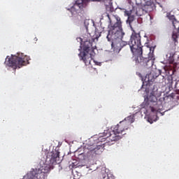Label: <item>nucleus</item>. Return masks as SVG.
<instances>
[{"instance_id":"12","label":"nucleus","mask_w":179,"mask_h":179,"mask_svg":"<svg viewBox=\"0 0 179 179\" xmlns=\"http://www.w3.org/2000/svg\"><path fill=\"white\" fill-rule=\"evenodd\" d=\"M135 121L134 115H131L127 117H125L124 120H122L123 122L127 124V126L129 128L130 125L134 123Z\"/></svg>"},{"instance_id":"21","label":"nucleus","mask_w":179,"mask_h":179,"mask_svg":"<svg viewBox=\"0 0 179 179\" xmlns=\"http://www.w3.org/2000/svg\"><path fill=\"white\" fill-rule=\"evenodd\" d=\"M148 122L150 123V124H152L153 122H150V118H148Z\"/></svg>"},{"instance_id":"16","label":"nucleus","mask_w":179,"mask_h":179,"mask_svg":"<svg viewBox=\"0 0 179 179\" xmlns=\"http://www.w3.org/2000/svg\"><path fill=\"white\" fill-rule=\"evenodd\" d=\"M73 178L74 179H80L81 177L82 174L80 172H78V171H73Z\"/></svg>"},{"instance_id":"15","label":"nucleus","mask_w":179,"mask_h":179,"mask_svg":"<svg viewBox=\"0 0 179 179\" xmlns=\"http://www.w3.org/2000/svg\"><path fill=\"white\" fill-rule=\"evenodd\" d=\"M36 174V172L34 171H31V172H29L27 176H25L23 179H36L34 176Z\"/></svg>"},{"instance_id":"25","label":"nucleus","mask_w":179,"mask_h":179,"mask_svg":"<svg viewBox=\"0 0 179 179\" xmlns=\"http://www.w3.org/2000/svg\"><path fill=\"white\" fill-rule=\"evenodd\" d=\"M35 41H38V38H35Z\"/></svg>"},{"instance_id":"1","label":"nucleus","mask_w":179,"mask_h":179,"mask_svg":"<svg viewBox=\"0 0 179 179\" xmlns=\"http://www.w3.org/2000/svg\"><path fill=\"white\" fill-rule=\"evenodd\" d=\"M133 55L136 57V64L145 68L152 67L155 64V48L156 46L141 45V36L140 33L133 31L128 43Z\"/></svg>"},{"instance_id":"6","label":"nucleus","mask_w":179,"mask_h":179,"mask_svg":"<svg viewBox=\"0 0 179 179\" xmlns=\"http://www.w3.org/2000/svg\"><path fill=\"white\" fill-rule=\"evenodd\" d=\"M169 96L167 95L159 97L157 96V91H152L147 96L148 104L150 106V110L152 113H156L159 112L163 108V105L166 103V100H168Z\"/></svg>"},{"instance_id":"2","label":"nucleus","mask_w":179,"mask_h":179,"mask_svg":"<svg viewBox=\"0 0 179 179\" xmlns=\"http://www.w3.org/2000/svg\"><path fill=\"white\" fill-rule=\"evenodd\" d=\"M107 17L109 20L108 34L106 36L108 41H112V50L115 53H119L123 47H125L128 42L123 41V36L125 33L123 31L122 22L121 18L118 15H113L112 17L108 14Z\"/></svg>"},{"instance_id":"8","label":"nucleus","mask_w":179,"mask_h":179,"mask_svg":"<svg viewBox=\"0 0 179 179\" xmlns=\"http://www.w3.org/2000/svg\"><path fill=\"white\" fill-rule=\"evenodd\" d=\"M92 141L90 140L84 147V156L87 159H91L101 155L105 150V144L101 143L100 145H95L92 143Z\"/></svg>"},{"instance_id":"24","label":"nucleus","mask_w":179,"mask_h":179,"mask_svg":"<svg viewBox=\"0 0 179 179\" xmlns=\"http://www.w3.org/2000/svg\"><path fill=\"white\" fill-rule=\"evenodd\" d=\"M84 1H85V0H81V3H83Z\"/></svg>"},{"instance_id":"18","label":"nucleus","mask_w":179,"mask_h":179,"mask_svg":"<svg viewBox=\"0 0 179 179\" xmlns=\"http://www.w3.org/2000/svg\"><path fill=\"white\" fill-rule=\"evenodd\" d=\"M178 38V36L176 33L173 32L172 35V39L175 43V45H176V43H178L177 38Z\"/></svg>"},{"instance_id":"14","label":"nucleus","mask_w":179,"mask_h":179,"mask_svg":"<svg viewBox=\"0 0 179 179\" xmlns=\"http://www.w3.org/2000/svg\"><path fill=\"white\" fill-rule=\"evenodd\" d=\"M138 8H136V14L138 17L142 16L144 15L145 10L143 6H138Z\"/></svg>"},{"instance_id":"11","label":"nucleus","mask_w":179,"mask_h":179,"mask_svg":"<svg viewBox=\"0 0 179 179\" xmlns=\"http://www.w3.org/2000/svg\"><path fill=\"white\" fill-rule=\"evenodd\" d=\"M124 15L128 17L127 23L131 24V23L134 20L135 17L137 16L136 10L135 8L130 10H125Z\"/></svg>"},{"instance_id":"3","label":"nucleus","mask_w":179,"mask_h":179,"mask_svg":"<svg viewBox=\"0 0 179 179\" xmlns=\"http://www.w3.org/2000/svg\"><path fill=\"white\" fill-rule=\"evenodd\" d=\"M59 162V151L55 150L52 152H48L46 158H43L39 162L40 167L35 172V178L36 179H45L51 169H53V165Z\"/></svg>"},{"instance_id":"5","label":"nucleus","mask_w":179,"mask_h":179,"mask_svg":"<svg viewBox=\"0 0 179 179\" xmlns=\"http://www.w3.org/2000/svg\"><path fill=\"white\" fill-rule=\"evenodd\" d=\"M113 129V134H110V131H104L103 133L99 134L101 141H106V138H108L111 141H117L122 138L126 134V131L129 128L127 127L125 122H120L117 125L111 127Z\"/></svg>"},{"instance_id":"13","label":"nucleus","mask_w":179,"mask_h":179,"mask_svg":"<svg viewBox=\"0 0 179 179\" xmlns=\"http://www.w3.org/2000/svg\"><path fill=\"white\" fill-rule=\"evenodd\" d=\"M175 55H176L175 52H169L166 55V59L169 62L170 64H173L174 63Z\"/></svg>"},{"instance_id":"19","label":"nucleus","mask_w":179,"mask_h":179,"mask_svg":"<svg viewBox=\"0 0 179 179\" xmlns=\"http://www.w3.org/2000/svg\"><path fill=\"white\" fill-rule=\"evenodd\" d=\"M173 26L176 29L179 30V22L178 21H176V22H173Z\"/></svg>"},{"instance_id":"9","label":"nucleus","mask_w":179,"mask_h":179,"mask_svg":"<svg viewBox=\"0 0 179 179\" xmlns=\"http://www.w3.org/2000/svg\"><path fill=\"white\" fill-rule=\"evenodd\" d=\"M159 75H161V71L159 69L152 70L149 74H146L145 80L149 83H153L155 79L157 78Z\"/></svg>"},{"instance_id":"22","label":"nucleus","mask_w":179,"mask_h":179,"mask_svg":"<svg viewBox=\"0 0 179 179\" xmlns=\"http://www.w3.org/2000/svg\"><path fill=\"white\" fill-rule=\"evenodd\" d=\"M107 179H113V177L110 178V176H108Z\"/></svg>"},{"instance_id":"17","label":"nucleus","mask_w":179,"mask_h":179,"mask_svg":"<svg viewBox=\"0 0 179 179\" xmlns=\"http://www.w3.org/2000/svg\"><path fill=\"white\" fill-rule=\"evenodd\" d=\"M145 0H135L136 5L138 6H143Z\"/></svg>"},{"instance_id":"20","label":"nucleus","mask_w":179,"mask_h":179,"mask_svg":"<svg viewBox=\"0 0 179 179\" xmlns=\"http://www.w3.org/2000/svg\"><path fill=\"white\" fill-rule=\"evenodd\" d=\"M178 83H176V85H175V89L177 91V93L179 94V89L178 88Z\"/></svg>"},{"instance_id":"26","label":"nucleus","mask_w":179,"mask_h":179,"mask_svg":"<svg viewBox=\"0 0 179 179\" xmlns=\"http://www.w3.org/2000/svg\"><path fill=\"white\" fill-rule=\"evenodd\" d=\"M172 83H173V82H171V85H172Z\"/></svg>"},{"instance_id":"7","label":"nucleus","mask_w":179,"mask_h":179,"mask_svg":"<svg viewBox=\"0 0 179 179\" xmlns=\"http://www.w3.org/2000/svg\"><path fill=\"white\" fill-rule=\"evenodd\" d=\"M29 57L27 55L17 54V55H11V57L7 56L4 62V64L6 66L11 67L14 69L26 66L29 64Z\"/></svg>"},{"instance_id":"4","label":"nucleus","mask_w":179,"mask_h":179,"mask_svg":"<svg viewBox=\"0 0 179 179\" xmlns=\"http://www.w3.org/2000/svg\"><path fill=\"white\" fill-rule=\"evenodd\" d=\"M80 41L81 45H83V50L84 51L80 52L78 55L80 61H83L85 66H90L92 60V54L94 52V50L96 48L95 38L84 37V43L82 44L83 39L81 38H78Z\"/></svg>"},{"instance_id":"10","label":"nucleus","mask_w":179,"mask_h":179,"mask_svg":"<svg viewBox=\"0 0 179 179\" xmlns=\"http://www.w3.org/2000/svg\"><path fill=\"white\" fill-rule=\"evenodd\" d=\"M143 6L144 7L145 13H146L152 12L155 8H156V6L155 5V0H146Z\"/></svg>"},{"instance_id":"23","label":"nucleus","mask_w":179,"mask_h":179,"mask_svg":"<svg viewBox=\"0 0 179 179\" xmlns=\"http://www.w3.org/2000/svg\"><path fill=\"white\" fill-rule=\"evenodd\" d=\"M78 5H79V4L76 3V4H74V7H76V6H78Z\"/></svg>"},{"instance_id":"27","label":"nucleus","mask_w":179,"mask_h":179,"mask_svg":"<svg viewBox=\"0 0 179 179\" xmlns=\"http://www.w3.org/2000/svg\"><path fill=\"white\" fill-rule=\"evenodd\" d=\"M109 1H112V0H109Z\"/></svg>"}]
</instances>
